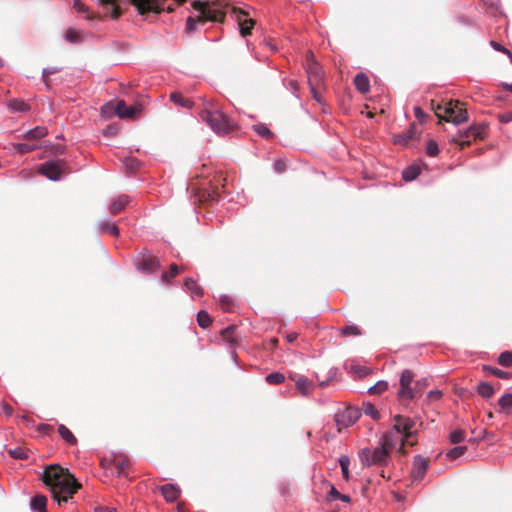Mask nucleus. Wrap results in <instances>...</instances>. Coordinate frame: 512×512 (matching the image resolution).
Segmentation results:
<instances>
[{
	"label": "nucleus",
	"instance_id": "f257e3e1",
	"mask_svg": "<svg viewBox=\"0 0 512 512\" xmlns=\"http://www.w3.org/2000/svg\"><path fill=\"white\" fill-rule=\"evenodd\" d=\"M192 7L200 14L196 18L188 17L186 21V31L189 33L195 32L198 24H204L207 21L223 22L226 15L225 9L228 8L231 9L234 19L238 23L240 34L243 37L250 35L255 25V21L248 16L247 12L240 8L230 6L228 3H224L221 0H216L211 3L196 0L192 3Z\"/></svg>",
	"mask_w": 512,
	"mask_h": 512
},
{
	"label": "nucleus",
	"instance_id": "f03ea898",
	"mask_svg": "<svg viewBox=\"0 0 512 512\" xmlns=\"http://www.w3.org/2000/svg\"><path fill=\"white\" fill-rule=\"evenodd\" d=\"M42 480L50 488L53 498L59 505L72 498L73 494L81 487L68 469H63L59 465L48 466L43 473Z\"/></svg>",
	"mask_w": 512,
	"mask_h": 512
},
{
	"label": "nucleus",
	"instance_id": "7ed1b4c3",
	"mask_svg": "<svg viewBox=\"0 0 512 512\" xmlns=\"http://www.w3.org/2000/svg\"><path fill=\"white\" fill-rule=\"evenodd\" d=\"M417 431L416 423L411 418H396L394 427L384 435L382 442L390 449H393L399 443V452L405 454V444L414 446L417 443L416 440H413Z\"/></svg>",
	"mask_w": 512,
	"mask_h": 512
},
{
	"label": "nucleus",
	"instance_id": "20e7f679",
	"mask_svg": "<svg viewBox=\"0 0 512 512\" xmlns=\"http://www.w3.org/2000/svg\"><path fill=\"white\" fill-rule=\"evenodd\" d=\"M465 104L459 100H448L441 103L431 101V109L437 116L439 123L442 121L452 122L455 125L468 121V112Z\"/></svg>",
	"mask_w": 512,
	"mask_h": 512
},
{
	"label": "nucleus",
	"instance_id": "39448f33",
	"mask_svg": "<svg viewBox=\"0 0 512 512\" xmlns=\"http://www.w3.org/2000/svg\"><path fill=\"white\" fill-rule=\"evenodd\" d=\"M202 121L218 135H226L236 129L237 125L222 110L217 112H200Z\"/></svg>",
	"mask_w": 512,
	"mask_h": 512
},
{
	"label": "nucleus",
	"instance_id": "423d86ee",
	"mask_svg": "<svg viewBox=\"0 0 512 512\" xmlns=\"http://www.w3.org/2000/svg\"><path fill=\"white\" fill-rule=\"evenodd\" d=\"M487 135V125L485 123L473 124L468 129L458 131L456 135L451 138L453 143L460 146L463 150L471 145V138L474 140H483Z\"/></svg>",
	"mask_w": 512,
	"mask_h": 512
},
{
	"label": "nucleus",
	"instance_id": "0eeeda50",
	"mask_svg": "<svg viewBox=\"0 0 512 512\" xmlns=\"http://www.w3.org/2000/svg\"><path fill=\"white\" fill-rule=\"evenodd\" d=\"M414 378L415 374L409 369L401 372L399 388L397 390V398L400 402L412 401L419 397L414 384Z\"/></svg>",
	"mask_w": 512,
	"mask_h": 512
},
{
	"label": "nucleus",
	"instance_id": "6e6552de",
	"mask_svg": "<svg viewBox=\"0 0 512 512\" xmlns=\"http://www.w3.org/2000/svg\"><path fill=\"white\" fill-rule=\"evenodd\" d=\"M141 105L127 106L124 100L109 102L102 107V113L110 116L113 112L120 118H135L141 112Z\"/></svg>",
	"mask_w": 512,
	"mask_h": 512
},
{
	"label": "nucleus",
	"instance_id": "1a4fd4ad",
	"mask_svg": "<svg viewBox=\"0 0 512 512\" xmlns=\"http://www.w3.org/2000/svg\"><path fill=\"white\" fill-rule=\"evenodd\" d=\"M306 73L309 86H323L324 72L320 64L315 60L314 54L308 51L306 54Z\"/></svg>",
	"mask_w": 512,
	"mask_h": 512
},
{
	"label": "nucleus",
	"instance_id": "9d476101",
	"mask_svg": "<svg viewBox=\"0 0 512 512\" xmlns=\"http://www.w3.org/2000/svg\"><path fill=\"white\" fill-rule=\"evenodd\" d=\"M389 450L390 448L384 445L383 442L381 443V446L376 448L374 451L363 449L360 454L361 461L366 466L381 465L387 460Z\"/></svg>",
	"mask_w": 512,
	"mask_h": 512
},
{
	"label": "nucleus",
	"instance_id": "9b49d317",
	"mask_svg": "<svg viewBox=\"0 0 512 512\" xmlns=\"http://www.w3.org/2000/svg\"><path fill=\"white\" fill-rule=\"evenodd\" d=\"M166 0H130L131 4L137 9L139 14L148 13L160 14L164 11V3ZM179 4L185 3L187 0H176Z\"/></svg>",
	"mask_w": 512,
	"mask_h": 512
},
{
	"label": "nucleus",
	"instance_id": "f8f14e48",
	"mask_svg": "<svg viewBox=\"0 0 512 512\" xmlns=\"http://www.w3.org/2000/svg\"><path fill=\"white\" fill-rule=\"evenodd\" d=\"M137 270L143 274H152L160 267L159 259L148 251L139 254L135 259Z\"/></svg>",
	"mask_w": 512,
	"mask_h": 512
},
{
	"label": "nucleus",
	"instance_id": "ddd939ff",
	"mask_svg": "<svg viewBox=\"0 0 512 512\" xmlns=\"http://www.w3.org/2000/svg\"><path fill=\"white\" fill-rule=\"evenodd\" d=\"M344 416H377L378 410L369 402L363 403L361 409L355 406L346 405L345 411L341 412Z\"/></svg>",
	"mask_w": 512,
	"mask_h": 512
},
{
	"label": "nucleus",
	"instance_id": "4468645a",
	"mask_svg": "<svg viewBox=\"0 0 512 512\" xmlns=\"http://www.w3.org/2000/svg\"><path fill=\"white\" fill-rule=\"evenodd\" d=\"M64 163L62 162H47L41 166V173L51 180H58L63 172Z\"/></svg>",
	"mask_w": 512,
	"mask_h": 512
},
{
	"label": "nucleus",
	"instance_id": "2eb2a0df",
	"mask_svg": "<svg viewBox=\"0 0 512 512\" xmlns=\"http://www.w3.org/2000/svg\"><path fill=\"white\" fill-rule=\"evenodd\" d=\"M197 200L203 204H212L219 200V191L216 188L212 189H199L195 195Z\"/></svg>",
	"mask_w": 512,
	"mask_h": 512
},
{
	"label": "nucleus",
	"instance_id": "dca6fc26",
	"mask_svg": "<svg viewBox=\"0 0 512 512\" xmlns=\"http://www.w3.org/2000/svg\"><path fill=\"white\" fill-rule=\"evenodd\" d=\"M428 461L421 457L415 456L413 462L412 476L415 479H422L428 469Z\"/></svg>",
	"mask_w": 512,
	"mask_h": 512
},
{
	"label": "nucleus",
	"instance_id": "f3484780",
	"mask_svg": "<svg viewBox=\"0 0 512 512\" xmlns=\"http://www.w3.org/2000/svg\"><path fill=\"white\" fill-rule=\"evenodd\" d=\"M130 459L124 454H114L111 459V465L117 469L119 476L125 475L126 469L130 466Z\"/></svg>",
	"mask_w": 512,
	"mask_h": 512
},
{
	"label": "nucleus",
	"instance_id": "a211bd4d",
	"mask_svg": "<svg viewBox=\"0 0 512 512\" xmlns=\"http://www.w3.org/2000/svg\"><path fill=\"white\" fill-rule=\"evenodd\" d=\"M100 6L105 10V15L111 16L113 19H118L121 15V10L117 4V0H98Z\"/></svg>",
	"mask_w": 512,
	"mask_h": 512
},
{
	"label": "nucleus",
	"instance_id": "6ab92c4d",
	"mask_svg": "<svg viewBox=\"0 0 512 512\" xmlns=\"http://www.w3.org/2000/svg\"><path fill=\"white\" fill-rule=\"evenodd\" d=\"M129 203L130 197L128 195H119L111 201L109 210L113 215H117L123 211Z\"/></svg>",
	"mask_w": 512,
	"mask_h": 512
},
{
	"label": "nucleus",
	"instance_id": "aec40b11",
	"mask_svg": "<svg viewBox=\"0 0 512 512\" xmlns=\"http://www.w3.org/2000/svg\"><path fill=\"white\" fill-rule=\"evenodd\" d=\"M160 490H161L163 497L168 502L176 501L179 498L180 493H181L180 488L173 484H165L160 488Z\"/></svg>",
	"mask_w": 512,
	"mask_h": 512
},
{
	"label": "nucleus",
	"instance_id": "412c9836",
	"mask_svg": "<svg viewBox=\"0 0 512 512\" xmlns=\"http://www.w3.org/2000/svg\"><path fill=\"white\" fill-rule=\"evenodd\" d=\"M297 389L302 395H308L314 388V384L304 376H296L293 378Z\"/></svg>",
	"mask_w": 512,
	"mask_h": 512
},
{
	"label": "nucleus",
	"instance_id": "4be33fe9",
	"mask_svg": "<svg viewBox=\"0 0 512 512\" xmlns=\"http://www.w3.org/2000/svg\"><path fill=\"white\" fill-rule=\"evenodd\" d=\"M354 85L356 89L362 94L367 93L370 89L369 79L364 73H358L355 76Z\"/></svg>",
	"mask_w": 512,
	"mask_h": 512
},
{
	"label": "nucleus",
	"instance_id": "5701e85b",
	"mask_svg": "<svg viewBox=\"0 0 512 512\" xmlns=\"http://www.w3.org/2000/svg\"><path fill=\"white\" fill-rule=\"evenodd\" d=\"M170 100L175 104L183 108L192 109L194 103L192 100L185 98L180 92H172L170 94Z\"/></svg>",
	"mask_w": 512,
	"mask_h": 512
},
{
	"label": "nucleus",
	"instance_id": "b1692460",
	"mask_svg": "<svg viewBox=\"0 0 512 512\" xmlns=\"http://www.w3.org/2000/svg\"><path fill=\"white\" fill-rule=\"evenodd\" d=\"M7 107L12 113L25 112L29 109L28 104H26L23 100L16 98L10 99L7 102Z\"/></svg>",
	"mask_w": 512,
	"mask_h": 512
},
{
	"label": "nucleus",
	"instance_id": "393cba45",
	"mask_svg": "<svg viewBox=\"0 0 512 512\" xmlns=\"http://www.w3.org/2000/svg\"><path fill=\"white\" fill-rule=\"evenodd\" d=\"M347 369L356 378H363L371 372L369 368L354 363L349 364Z\"/></svg>",
	"mask_w": 512,
	"mask_h": 512
},
{
	"label": "nucleus",
	"instance_id": "a878e982",
	"mask_svg": "<svg viewBox=\"0 0 512 512\" xmlns=\"http://www.w3.org/2000/svg\"><path fill=\"white\" fill-rule=\"evenodd\" d=\"M73 8L78 13H85L88 20L100 18V15L90 13L89 7L85 5L81 0H74Z\"/></svg>",
	"mask_w": 512,
	"mask_h": 512
},
{
	"label": "nucleus",
	"instance_id": "bb28decb",
	"mask_svg": "<svg viewBox=\"0 0 512 512\" xmlns=\"http://www.w3.org/2000/svg\"><path fill=\"white\" fill-rule=\"evenodd\" d=\"M47 498L44 495H36L31 500V508L38 512H46Z\"/></svg>",
	"mask_w": 512,
	"mask_h": 512
},
{
	"label": "nucleus",
	"instance_id": "cd10ccee",
	"mask_svg": "<svg viewBox=\"0 0 512 512\" xmlns=\"http://www.w3.org/2000/svg\"><path fill=\"white\" fill-rule=\"evenodd\" d=\"M58 433L69 445H76L77 439L74 434L63 424L58 426Z\"/></svg>",
	"mask_w": 512,
	"mask_h": 512
},
{
	"label": "nucleus",
	"instance_id": "c85d7f7f",
	"mask_svg": "<svg viewBox=\"0 0 512 512\" xmlns=\"http://www.w3.org/2000/svg\"><path fill=\"white\" fill-rule=\"evenodd\" d=\"M184 287L196 296L200 297L203 295V289L197 284V282L193 278H186L184 280Z\"/></svg>",
	"mask_w": 512,
	"mask_h": 512
},
{
	"label": "nucleus",
	"instance_id": "c756f323",
	"mask_svg": "<svg viewBox=\"0 0 512 512\" xmlns=\"http://www.w3.org/2000/svg\"><path fill=\"white\" fill-rule=\"evenodd\" d=\"M47 129L45 127H35L34 129H31L29 130L26 134H25V137L26 139L28 140H36V139H40L42 137H44L45 135H47Z\"/></svg>",
	"mask_w": 512,
	"mask_h": 512
},
{
	"label": "nucleus",
	"instance_id": "7c9ffc66",
	"mask_svg": "<svg viewBox=\"0 0 512 512\" xmlns=\"http://www.w3.org/2000/svg\"><path fill=\"white\" fill-rule=\"evenodd\" d=\"M419 174H420V167L413 165V166L406 168L402 172V177L405 181H412V180L416 179Z\"/></svg>",
	"mask_w": 512,
	"mask_h": 512
},
{
	"label": "nucleus",
	"instance_id": "2f4dec72",
	"mask_svg": "<svg viewBox=\"0 0 512 512\" xmlns=\"http://www.w3.org/2000/svg\"><path fill=\"white\" fill-rule=\"evenodd\" d=\"M235 329L236 327L232 325L221 331L222 339L230 345H234L236 343V339L234 337Z\"/></svg>",
	"mask_w": 512,
	"mask_h": 512
},
{
	"label": "nucleus",
	"instance_id": "473e14b6",
	"mask_svg": "<svg viewBox=\"0 0 512 512\" xmlns=\"http://www.w3.org/2000/svg\"><path fill=\"white\" fill-rule=\"evenodd\" d=\"M197 322L200 327L206 329L211 325L212 318L206 311L201 310L197 314Z\"/></svg>",
	"mask_w": 512,
	"mask_h": 512
},
{
	"label": "nucleus",
	"instance_id": "72a5a7b5",
	"mask_svg": "<svg viewBox=\"0 0 512 512\" xmlns=\"http://www.w3.org/2000/svg\"><path fill=\"white\" fill-rule=\"evenodd\" d=\"M477 391L484 398H490L494 393L493 387L487 382L479 383Z\"/></svg>",
	"mask_w": 512,
	"mask_h": 512
},
{
	"label": "nucleus",
	"instance_id": "f704fd0d",
	"mask_svg": "<svg viewBox=\"0 0 512 512\" xmlns=\"http://www.w3.org/2000/svg\"><path fill=\"white\" fill-rule=\"evenodd\" d=\"M100 229L102 232L110 233L111 235L117 237L119 235V228L115 223L104 221L100 224Z\"/></svg>",
	"mask_w": 512,
	"mask_h": 512
},
{
	"label": "nucleus",
	"instance_id": "c9c22d12",
	"mask_svg": "<svg viewBox=\"0 0 512 512\" xmlns=\"http://www.w3.org/2000/svg\"><path fill=\"white\" fill-rule=\"evenodd\" d=\"M285 376L280 372H273L266 376V382L271 385H278L283 383Z\"/></svg>",
	"mask_w": 512,
	"mask_h": 512
},
{
	"label": "nucleus",
	"instance_id": "e433bc0d",
	"mask_svg": "<svg viewBox=\"0 0 512 512\" xmlns=\"http://www.w3.org/2000/svg\"><path fill=\"white\" fill-rule=\"evenodd\" d=\"M465 439V431L462 429H455L450 432L449 440L452 444H458L464 441Z\"/></svg>",
	"mask_w": 512,
	"mask_h": 512
},
{
	"label": "nucleus",
	"instance_id": "4c0bfd02",
	"mask_svg": "<svg viewBox=\"0 0 512 512\" xmlns=\"http://www.w3.org/2000/svg\"><path fill=\"white\" fill-rule=\"evenodd\" d=\"M254 131L261 137L270 139L273 137L272 131L264 124H257L253 126Z\"/></svg>",
	"mask_w": 512,
	"mask_h": 512
},
{
	"label": "nucleus",
	"instance_id": "58836bf2",
	"mask_svg": "<svg viewBox=\"0 0 512 512\" xmlns=\"http://www.w3.org/2000/svg\"><path fill=\"white\" fill-rule=\"evenodd\" d=\"M498 404L502 408L503 412H507L510 408H512V393L503 395L499 399Z\"/></svg>",
	"mask_w": 512,
	"mask_h": 512
},
{
	"label": "nucleus",
	"instance_id": "ea45409f",
	"mask_svg": "<svg viewBox=\"0 0 512 512\" xmlns=\"http://www.w3.org/2000/svg\"><path fill=\"white\" fill-rule=\"evenodd\" d=\"M179 270L180 268L177 264H171L169 271L162 274V280L166 283H169L172 278L177 276Z\"/></svg>",
	"mask_w": 512,
	"mask_h": 512
},
{
	"label": "nucleus",
	"instance_id": "a19ab883",
	"mask_svg": "<svg viewBox=\"0 0 512 512\" xmlns=\"http://www.w3.org/2000/svg\"><path fill=\"white\" fill-rule=\"evenodd\" d=\"M221 108L219 106V104L217 103V101H215L214 99H207V100H204V107L203 109L201 110V112H217V111H220Z\"/></svg>",
	"mask_w": 512,
	"mask_h": 512
},
{
	"label": "nucleus",
	"instance_id": "79ce46f5",
	"mask_svg": "<svg viewBox=\"0 0 512 512\" xmlns=\"http://www.w3.org/2000/svg\"><path fill=\"white\" fill-rule=\"evenodd\" d=\"M498 363L503 367H512V352H502L498 357Z\"/></svg>",
	"mask_w": 512,
	"mask_h": 512
},
{
	"label": "nucleus",
	"instance_id": "37998d69",
	"mask_svg": "<svg viewBox=\"0 0 512 512\" xmlns=\"http://www.w3.org/2000/svg\"><path fill=\"white\" fill-rule=\"evenodd\" d=\"M65 39L70 43H78L82 40L80 32L73 28H69L65 33Z\"/></svg>",
	"mask_w": 512,
	"mask_h": 512
},
{
	"label": "nucleus",
	"instance_id": "c03bdc74",
	"mask_svg": "<svg viewBox=\"0 0 512 512\" xmlns=\"http://www.w3.org/2000/svg\"><path fill=\"white\" fill-rule=\"evenodd\" d=\"M466 450H467L466 446H457V447H454L453 449L449 450L446 453V456L450 460H455L456 458L462 456L466 452Z\"/></svg>",
	"mask_w": 512,
	"mask_h": 512
},
{
	"label": "nucleus",
	"instance_id": "a18cd8bd",
	"mask_svg": "<svg viewBox=\"0 0 512 512\" xmlns=\"http://www.w3.org/2000/svg\"><path fill=\"white\" fill-rule=\"evenodd\" d=\"M357 418H335V423L338 428V432L341 431L342 427H349L356 423Z\"/></svg>",
	"mask_w": 512,
	"mask_h": 512
},
{
	"label": "nucleus",
	"instance_id": "49530a36",
	"mask_svg": "<svg viewBox=\"0 0 512 512\" xmlns=\"http://www.w3.org/2000/svg\"><path fill=\"white\" fill-rule=\"evenodd\" d=\"M339 464H340L344 479L348 480L349 479L348 467L350 464V460H349L348 456L342 455L339 459Z\"/></svg>",
	"mask_w": 512,
	"mask_h": 512
},
{
	"label": "nucleus",
	"instance_id": "de8ad7c7",
	"mask_svg": "<svg viewBox=\"0 0 512 512\" xmlns=\"http://www.w3.org/2000/svg\"><path fill=\"white\" fill-rule=\"evenodd\" d=\"M388 389V383L386 381H378L375 385L369 388L371 394H381Z\"/></svg>",
	"mask_w": 512,
	"mask_h": 512
},
{
	"label": "nucleus",
	"instance_id": "09e8293b",
	"mask_svg": "<svg viewBox=\"0 0 512 512\" xmlns=\"http://www.w3.org/2000/svg\"><path fill=\"white\" fill-rule=\"evenodd\" d=\"M124 165L127 171L134 172L139 168L140 162L136 158L128 157L124 160Z\"/></svg>",
	"mask_w": 512,
	"mask_h": 512
},
{
	"label": "nucleus",
	"instance_id": "8fccbe9b",
	"mask_svg": "<svg viewBox=\"0 0 512 512\" xmlns=\"http://www.w3.org/2000/svg\"><path fill=\"white\" fill-rule=\"evenodd\" d=\"M344 336H358L361 334L360 329L355 325H347L341 329Z\"/></svg>",
	"mask_w": 512,
	"mask_h": 512
},
{
	"label": "nucleus",
	"instance_id": "3c124183",
	"mask_svg": "<svg viewBox=\"0 0 512 512\" xmlns=\"http://www.w3.org/2000/svg\"><path fill=\"white\" fill-rule=\"evenodd\" d=\"M8 453L14 459H26L27 458L26 451L23 448H21V447H17V448H14V449H9Z\"/></svg>",
	"mask_w": 512,
	"mask_h": 512
},
{
	"label": "nucleus",
	"instance_id": "603ef678",
	"mask_svg": "<svg viewBox=\"0 0 512 512\" xmlns=\"http://www.w3.org/2000/svg\"><path fill=\"white\" fill-rule=\"evenodd\" d=\"M426 153L431 157H435L439 153L438 144L434 140H428Z\"/></svg>",
	"mask_w": 512,
	"mask_h": 512
},
{
	"label": "nucleus",
	"instance_id": "864d4df0",
	"mask_svg": "<svg viewBox=\"0 0 512 512\" xmlns=\"http://www.w3.org/2000/svg\"><path fill=\"white\" fill-rule=\"evenodd\" d=\"M414 130H415V125H412L408 131V134L407 135H403V136H398L396 139H395V143H398V144H407L408 141L413 137V134H414Z\"/></svg>",
	"mask_w": 512,
	"mask_h": 512
},
{
	"label": "nucleus",
	"instance_id": "5fc2aeb1",
	"mask_svg": "<svg viewBox=\"0 0 512 512\" xmlns=\"http://www.w3.org/2000/svg\"><path fill=\"white\" fill-rule=\"evenodd\" d=\"M15 148L17 149V151L19 153L24 154V153H28V152L36 149L37 146L34 144H29V143H18L15 145Z\"/></svg>",
	"mask_w": 512,
	"mask_h": 512
},
{
	"label": "nucleus",
	"instance_id": "6e6d98bb",
	"mask_svg": "<svg viewBox=\"0 0 512 512\" xmlns=\"http://www.w3.org/2000/svg\"><path fill=\"white\" fill-rule=\"evenodd\" d=\"M485 370H489L494 376L502 379H508L510 377V373L500 370L498 368H492V367H484Z\"/></svg>",
	"mask_w": 512,
	"mask_h": 512
},
{
	"label": "nucleus",
	"instance_id": "4d7b16f0",
	"mask_svg": "<svg viewBox=\"0 0 512 512\" xmlns=\"http://www.w3.org/2000/svg\"><path fill=\"white\" fill-rule=\"evenodd\" d=\"M414 384H415L418 396H421L423 391H424V389L428 386V381H427L426 378H422V379H419V380H415L414 379Z\"/></svg>",
	"mask_w": 512,
	"mask_h": 512
},
{
	"label": "nucleus",
	"instance_id": "13d9d810",
	"mask_svg": "<svg viewBox=\"0 0 512 512\" xmlns=\"http://www.w3.org/2000/svg\"><path fill=\"white\" fill-rule=\"evenodd\" d=\"M498 120L501 123H509L512 121V111H507L498 115Z\"/></svg>",
	"mask_w": 512,
	"mask_h": 512
},
{
	"label": "nucleus",
	"instance_id": "bf43d9fd",
	"mask_svg": "<svg viewBox=\"0 0 512 512\" xmlns=\"http://www.w3.org/2000/svg\"><path fill=\"white\" fill-rule=\"evenodd\" d=\"M441 397H442V391H440V390H432L427 395V399L429 401H437Z\"/></svg>",
	"mask_w": 512,
	"mask_h": 512
},
{
	"label": "nucleus",
	"instance_id": "052dcab7",
	"mask_svg": "<svg viewBox=\"0 0 512 512\" xmlns=\"http://www.w3.org/2000/svg\"><path fill=\"white\" fill-rule=\"evenodd\" d=\"M490 44L496 51L506 53L512 58V54L510 53V51L508 49H506L504 46H502L500 43H498L496 41H491Z\"/></svg>",
	"mask_w": 512,
	"mask_h": 512
},
{
	"label": "nucleus",
	"instance_id": "680f3d73",
	"mask_svg": "<svg viewBox=\"0 0 512 512\" xmlns=\"http://www.w3.org/2000/svg\"><path fill=\"white\" fill-rule=\"evenodd\" d=\"M310 87V91L312 93V96L313 98L318 101V102H321V93H320V88L322 86H309Z\"/></svg>",
	"mask_w": 512,
	"mask_h": 512
},
{
	"label": "nucleus",
	"instance_id": "e2e57ef3",
	"mask_svg": "<svg viewBox=\"0 0 512 512\" xmlns=\"http://www.w3.org/2000/svg\"><path fill=\"white\" fill-rule=\"evenodd\" d=\"M274 168H275L276 172L282 173L286 170V162L284 160H277L274 163Z\"/></svg>",
	"mask_w": 512,
	"mask_h": 512
},
{
	"label": "nucleus",
	"instance_id": "0e129e2a",
	"mask_svg": "<svg viewBox=\"0 0 512 512\" xmlns=\"http://www.w3.org/2000/svg\"><path fill=\"white\" fill-rule=\"evenodd\" d=\"M414 115L419 121H423L426 117L425 112L418 106L414 107Z\"/></svg>",
	"mask_w": 512,
	"mask_h": 512
},
{
	"label": "nucleus",
	"instance_id": "69168bd1",
	"mask_svg": "<svg viewBox=\"0 0 512 512\" xmlns=\"http://www.w3.org/2000/svg\"><path fill=\"white\" fill-rule=\"evenodd\" d=\"M220 303L225 311H230V309H229L230 300L228 297L221 298Z\"/></svg>",
	"mask_w": 512,
	"mask_h": 512
},
{
	"label": "nucleus",
	"instance_id": "338daca9",
	"mask_svg": "<svg viewBox=\"0 0 512 512\" xmlns=\"http://www.w3.org/2000/svg\"><path fill=\"white\" fill-rule=\"evenodd\" d=\"M483 3L485 6H487L488 8H495L497 3H498V0H483Z\"/></svg>",
	"mask_w": 512,
	"mask_h": 512
},
{
	"label": "nucleus",
	"instance_id": "774afa93",
	"mask_svg": "<svg viewBox=\"0 0 512 512\" xmlns=\"http://www.w3.org/2000/svg\"><path fill=\"white\" fill-rule=\"evenodd\" d=\"M298 337L296 332H291L286 335V339L289 343H293Z\"/></svg>",
	"mask_w": 512,
	"mask_h": 512
}]
</instances>
